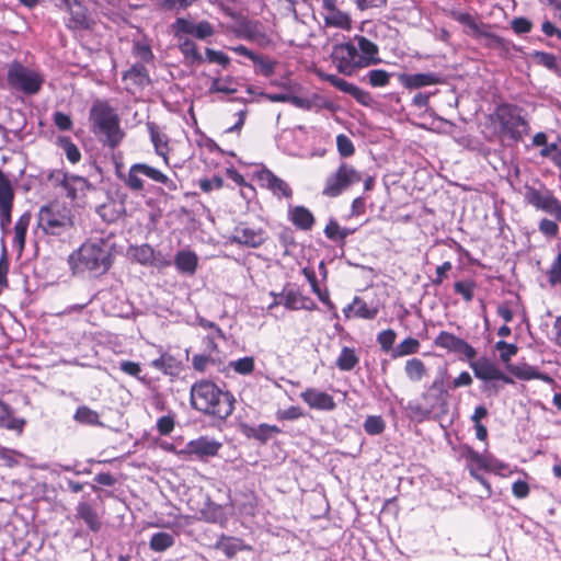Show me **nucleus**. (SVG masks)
Masks as SVG:
<instances>
[{"mask_svg": "<svg viewBox=\"0 0 561 561\" xmlns=\"http://www.w3.org/2000/svg\"><path fill=\"white\" fill-rule=\"evenodd\" d=\"M13 197L14 194L10 181L0 170V225L2 227L11 221Z\"/></svg>", "mask_w": 561, "mask_h": 561, "instance_id": "nucleus-17", "label": "nucleus"}, {"mask_svg": "<svg viewBox=\"0 0 561 561\" xmlns=\"http://www.w3.org/2000/svg\"><path fill=\"white\" fill-rule=\"evenodd\" d=\"M360 181L362 174L353 165L343 162L334 173L325 179L322 194L328 197H337Z\"/></svg>", "mask_w": 561, "mask_h": 561, "instance_id": "nucleus-6", "label": "nucleus"}, {"mask_svg": "<svg viewBox=\"0 0 561 561\" xmlns=\"http://www.w3.org/2000/svg\"><path fill=\"white\" fill-rule=\"evenodd\" d=\"M319 77L324 80V81H328L329 83H331L333 87H335L336 89H339L340 91L344 92V93H347L350 94L354 84L353 83H350L347 81H345L344 79L335 76V75H330V73H323V72H319Z\"/></svg>", "mask_w": 561, "mask_h": 561, "instance_id": "nucleus-48", "label": "nucleus"}, {"mask_svg": "<svg viewBox=\"0 0 561 561\" xmlns=\"http://www.w3.org/2000/svg\"><path fill=\"white\" fill-rule=\"evenodd\" d=\"M513 494L518 499H524L529 494V485L526 481L517 480L512 485Z\"/></svg>", "mask_w": 561, "mask_h": 561, "instance_id": "nucleus-64", "label": "nucleus"}, {"mask_svg": "<svg viewBox=\"0 0 561 561\" xmlns=\"http://www.w3.org/2000/svg\"><path fill=\"white\" fill-rule=\"evenodd\" d=\"M151 366L164 374H172L175 368V359L169 354H162L151 362Z\"/></svg>", "mask_w": 561, "mask_h": 561, "instance_id": "nucleus-47", "label": "nucleus"}, {"mask_svg": "<svg viewBox=\"0 0 561 561\" xmlns=\"http://www.w3.org/2000/svg\"><path fill=\"white\" fill-rule=\"evenodd\" d=\"M379 310L380 308L377 302L368 304L360 297L355 296L353 301L343 308V314L347 319L354 317L365 320H373L378 316Z\"/></svg>", "mask_w": 561, "mask_h": 561, "instance_id": "nucleus-16", "label": "nucleus"}, {"mask_svg": "<svg viewBox=\"0 0 561 561\" xmlns=\"http://www.w3.org/2000/svg\"><path fill=\"white\" fill-rule=\"evenodd\" d=\"M397 333L392 329L381 331L377 335V342L383 352L392 351L393 343L396 341Z\"/></svg>", "mask_w": 561, "mask_h": 561, "instance_id": "nucleus-50", "label": "nucleus"}, {"mask_svg": "<svg viewBox=\"0 0 561 561\" xmlns=\"http://www.w3.org/2000/svg\"><path fill=\"white\" fill-rule=\"evenodd\" d=\"M399 82L409 90L435 85L442 82L440 76L435 72L426 73H400Z\"/></svg>", "mask_w": 561, "mask_h": 561, "instance_id": "nucleus-19", "label": "nucleus"}, {"mask_svg": "<svg viewBox=\"0 0 561 561\" xmlns=\"http://www.w3.org/2000/svg\"><path fill=\"white\" fill-rule=\"evenodd\" d=\"M511 371L518 379H522V380L540 379L548 383L553 382V379L550 376L538 371L536 368H534L529 365L514 366L511 368Z\"/></svg>", "mask_w": 561, "mask_h": 561, "instance_id": "nucleus-26", "label": "nucleus"}, {"mask_svg": "<svg viewBox=\"0 0 561 561\" xmlns=\"http://www.w3.org/2000/svg\"><path fill=\"white\" fill-rule=\"evenodd\" d=\"M217 548L228 558H232L238 551L243 549V543L240 539L224 537L218 541Z\"/></svg>", "mask_w": 561, "mask_h": 561, "instance_id": "nucleus-42", "label": "nucleus"}, {"mask_svg": "<svg viewBox=\"0 0 561 561\" xmlns=\"http://www.w3.org/2000/svg\"><path fill=\"white\" fill-rule=\"evenodd\" d=\"M71 209L60 203L43 206L38 213V227L47 234L61 236L73 228Z\"/></svg>", "mask_w": 561, "mask_h": 561, "instance_id": "nucleus-4", "label": "nucleus"}, {"mask_svg": "<svg viewBox=\"0 0 561 561\" xmlns=\"http://www.w3.org/2000/svg\"><path fill=\"white\" fill-rule=\"evenodd\" d=\"M280 302L288 310H313L316 302L302 295V293L295 286H286L280 291Z\"/></svg>", "mask_w": 561, "mask_h": 561, "instance_id": "nucleus-13", "label": "nucleus"}, {"mask_svg": "<svg viewBox=\"0 0 561 561\" xmlns=\"http://www.w3.org/2000/svg\"><path fill=\"white\" fill-rule=\"evenodd\" d=\"M359 358L354 348L344 346L336 358L335 365L342 371H350L358 364Z\"/></svg>", "mask_w": 561, "mask_h": 561, "instance_id": "nucleus-30", "label": "nucleus"}, {"mask_svg": "<svg viewBox=\"0 0 561 561\" xmlns=\"http://www.w3.org/2000/svg\"><path fill=\"white\" fill-rule=\"evenodd\" d=\"M300 398L310 409L320 411H332L336 404L332 396L316 388H308L300 393Z\"/></svg>", "mask_w": 561, "mask_h": 561, "instance_id": "nucleus-18", "label": "nucleus"}, {"mask_svg": "<svg viewBox=\"0 0 561 561\" xmlns=\"http://www.w3.org/2000/svg\"><path fill=\"white\" fill-rule=\"evenodd\" d=\"M385 421L378 415H369L364 422V430L369 435H379L385 431Z\"/></svg>", "mask_w": 561, "mask_h": 561, "instance_id": "nucleus-45", "label": "nucleus"}, {"mask_svg": "<svg viewBox=\"0 0 561 561\" xmlns=\"http://www.w3.org/2000/svg\"><path fill=\"white\" fill-rule=\"evenodd\" d=\"M324 21L327 25L340 27L343 30H350L351 28V18L347 13L340 11V10H333L332 12H328L324 15Z\"/></svg>", "mask_w": 561, "mask_h": 561, "instance_id": "nucleus-39", "label": "nucleus"}, {"mask_svg": "<svg viewBox=\"0 0 561 561\" xmlns=\"http://www.w3.org/2000/svg\"><path fill=\"white\" fill-rule=\"evenodd\" d=\"M501 131L514 140H519L529 130L528 123L522 116L520 110L513 105H502L496 110Z\"/></svg>", "mask_w": 561, "mask_h": 561, "instance_id": "nucleus-7", "label": "nucleus"}, {"mask_svg": "<svg viewBox=\"0 0 561 561\" xmlns=\"http://www.w3.org/2000/svg\"><path fill=\"white\" fill-rule=\"evenodd\" d=\"M89 119L91 130L100 141L111 148L121 144L124 131L119 126V117L107 102L96 100L90 108Z\"/></svg>", "mask_w": 561, "mask_h": 561, "instance_id": "nucleus-2", "label": "nucleus"}, {"mask_svg": "<svg viewBox=\"0 0 561 561\" xmlns=\"http://www.w3.org/2000/svg\"><path fill=\"white\" fill-rule=\"evenodd\" d=\"M368 81L374 88L386 87L390 80V73L383 69H374L367 73Z\"/></svg>", "mask_w": 561, "mask_h": 561, "instance_id": "nucleus-49", "label": "nucleus"}, {"mask_svg": "<svg viewBox=\"0 0 561 561\" xmlns=\"http://www.w3.org/2000/svg\"><path fill=\"white\" fill-rule=\"evenodd\" d=\"M236 91L237 89L233 87V81L230 77L214 79L209 87V92L213 93L221 92L232 94Z\"/></svg>", "mask_w": 561, "mask_h": 561, "instance_id": "nucleus-44", "label": "nucleus"}, {"mask_svg": "<svg viewBox=\"0 0 561 561\" xmlns=\"http://www.w3.org/2000/svg\"><path fill=\"white\" fill-rule=\"evenodd\" d=\"M525 198L535 207L545 210L557 219H561V204L548 190L528 187L525 193Z\"/></svg>", "mask_w": 561, "mask_h": 561, "instance_id": "nucleus-9", "label": "nucleus"}, {"mask_svg": "<svg viewBox=\"0 0 561 561\" xmlns=\"http://www.w3.org/2000/svg\"><path fill=\"white\" fill-rule=\"evenodd\" d=\"M174 265L180 273L194 275L198 265V256L191 250H180L174 256Z\"/></svg>", "mask_w": 561, "mask_h": 561, "instance_id": "nucleus-22", "label": "nucleus"}, {"mask_svg": "<svg viewBox=\"0 0 561 561\" xmlns=\"http://www.w3.org/2000/svg\"><path fill=\"white\" fill-rule=\"evenodd\" d=\"M289 218L291 222L302 229L309 230L314 224V218L311 211L304 206H296L289 209Z\"/></svg>", "mask_w": 561, "mask_h": 561, "instance_id": "nucleus-25", "label": "nucleus"}, {"mask_svg": "<svg viewBox=\"0 0 561 561\" xmlns=\"http://www.w3.org/2000/svg\"><path fill=\"white\" fill-rule=\"evenodd\" d=\"M192 407L205 414L227 419L233 412L234 398L208 380L195 382L191 388Z\"/></svg>", "mask_w": 561, "mask_h": 561, "instance_id": "nucleus-1", "label": "nucleus"}, {"mask_svg": "<svg viewBox=\"0 0 561 561\" xmlns=\"http://www.w3.org/2000/svg\"><path fill=\"white\" fill-rule=\"evenodd\" d=\"M288 103L291 105L301 108V110H320L324 107V104L321 100V98L317 94H313L311 98H302L297 95H291L290 99H288Z\"/></svg>", "mask_w": 561, "mask_h": 561, "instance_id": "nucleus-37", "label": "nucleus"}, {"mask_svg": "<svg viewBox=\"0 0 561 561\" xmlns=\"http://www.w3.org/2000/svg\"><path fill=\"white\" fill-rule=\"evenodd\" d=\"M55 5L61 10L67 11L70 16L72 27H82L88 23L87 10L83 4L78 0H53Z\"/></svg>", "mask_w": 561, "mask_h": 561, "instance_id": "nucleus-20", "label": "nucleus"}, {"mask_svg": "<svg viewBox=\"0 0 561 561\" xmlns=\"http://www.w3.org/2000/svg\"><path fill=\"white\" fill-rule=\"evenodd\" d=\"M254 358L245 356L229 363V366L240 375H250L254 369Z\"/></svg>", "mask_w": 561, "mask_h": 561, "instance_id": "nucleus-46", "label": "nucleus"}, {"mask_svg": "<svg viewBox=\"0 0 561 561\" xmlns=\"http://www.w3.org/2000/svg\"><path fill=\"white\" fill-rule=\"evenodd\" d=\"M7 81L12 90L35 95L41 91L45 77L39 70L14 61L9 66Z\"/></svg>", "mask_w": 561, "mask_h": 561, "instance_id": "nucleus-5", "label": "nucleus"}, {"mask_svg": "<svg viewBox=\"0 0 561 561\" xmlns=\"http://www.w3.org/2000/svg\"><path fill=\"white\" fill-rule=\"evenodd\" d=\"M73 419L77 422L87 424V425L100 424L99 414L85 405L79 407L77 409Z\"/></svg>", "mask_w": 561, "mask_h": 561, "instance_id": "nucleus-43", "label": "nucleus"}, {"mask_svg": "<svg viewBox=\"0 0 561 561\" xmlns=\"http://www.w3.org/2000/svg\"><path fill=\"white\" fill-rule=\"evenodd\" d=\"M549 282L561 285V253L558 254L549 271Z\"/></svg>", "mask_w": 561, "mask_h": 561, "instance_id": "nucleus-54", "label": "nucleus"}, {"mask_svg": "<svg viewBox=\"0 0 561 561\" xmlns=\"http://www.w3.org/2000/svg\"><path fill=\"white\" fill-rule=\"evenodd\" d=\"M332 58L339 72L345 76H352L356 69L360 68L357 47L352 43L335 45L333 47Z\"/></svg>", "mask_w": 561, "mask_h": 561, "instance_id": "nucleus-8", "label": "nucleus"}, {"mask_svg": "<svg viewBox=\"0 0 561 561\" xmlns=\"http://www.w3.org/2000/svg\"><path fill=\"white\" fill-rule=\"evenodd\" d=\"M77 514L84 520V523L92 531H98L101 528V522L99 519L98 513L92 508L90 504L85 502L79 503L77 506Z\"/></svg>", "mask_w": 561, "mask_h": 561, "instance_id": "nucleus-27", "label": "nucleus"}, {"mask_svg": "<svg viewBox=\"0 0 561 561\" xmlns=\"http://www.w3.org/2000/svg\"><path fill=\"white\" fill-rule=\"evenodd\" d=\"M449 15L453 20L457 21L458 23L467 26L469 28V34L472 35H481L482 32V25L476 21V19L467 12L458 11V10H451L449 12Z\"/></svg>", "mask_w": 561, "mask_h": 561, "instance_id": "nucleus-29", "label": "nucleus"}, {"mask_svg": "<svg viewBox=\"0 0 561 561\" xmlns=\"http://www.w3.org/2000/svg\"><path fill=\"white\" fill-rule=\"evenodd\" d=\"M141 170H142V174L145 176L149 178L150 180H152L157 183H161V184L165 185V187L168 190L175 191L178 188L175 182L173 180H171L170 178H168L160 170H158L149 164H146V163H141Z\"/></svg>", "mask_w": 561, "mask_h": 561, "instance_id": "nucleus-33", "label": "nucleus"}, {"mask_svg": "<svg viewBox=\"0 0 561 561\" xmlns=\"http://www.w3.org/2000/svg\"><path fill=\"white\" fill-rule=\"evenodd\" d=\"M455 291L463 297L466 301H470L473 297V288L470 283L457 282Z\"/></svg>", "mask_w": 561, "mask_h": 561, "instance_id": "nucleus-60", "label": "nucleus"}, {"mask_svg": "<svg viewBox=\"0 0 561 561\" xmlns=\"http://www.w3.org/2000/svg\"><path fill=\"white\" fill-rule=\"evenodd\" d=\"M221 446L222 444L216 439L207 436H201L196 439L190 440L179 454L194 456L197 459L204 460L209 457H215Z\"/></svg>", "mask_w": 561, "mask_h": 561, "instance_id": "nucleus-10", "label": "nucleus"}, {"mask_svg": "<svg viewBox=\"0 0 561 561\" xmlns=\"http://www.w3.org/2000/svg\"><path fill=\"white\" fill-rule=\"evenodd\" d=\"M420 350V342L414 337H407L398 344L391 353L393 358L403 357L417 353Z\"/></svg>", "mask_w": 561, "mask_h": 561, "instance_id": "nucleus-38", "label": "nucleus"}, {"mask_svg": "<svg viewBox=\"0 0 561 561\" xmlns=\"http://www.w3.org/2000/svg\"><path fill=\"white\" fill-rule=\"evenodd\" d=\"M24 421L14 417L11 409L8 404L0 401V426L9 430L21 431L24 426Z\"/></svg>", "mask_w": 561, "mask_h": 561, "instance_id": "nucleus-32", "label": "nucleus"}, {"mask_svg": "<svg viewBox=\"0 0 561 561\" xmlns=\"http://www.w3.org/2000/svg\"><path fill=\"white\" fill-rule=\"evenodd\" d=\"M64 150H65L67 159L71 163H77L81 159V153L75 144L67 141L64 145Z\"/></svg>", "mask_w": 561, "mask_h": 561, "instance_id": "nucleus-62", "label": "nucleus"}, {"mask_svg": "<svg viewBox=\"0 0 561 561\" xmlns=\"http://www.w3.org/2000/svg\"><path fill=\"white\" fill-rule=\"evenodd\" d=\"M354 41L357 43V47L360 50L359 67L366 68L380 61L377 57L379 49L375 43L360 35H356Z\"/></svg>", "mask_w": 561, "mask_h": 561, "instance_id": "nucleus-21", "label": "nucleus"}, {"mask_svg": "<svg viewBox=\"0 0 561 561\" xmlns=\"http://www.w3.org/2000/svg\"><path fill=\"white\" fill-rule=\"evenodd\" d=\"M129 254L141 265H152L156 263V251L149 244L131 247Z\"/></svg>", "mask_w": 561, "mask_h": 561, "instance_id": "nucleus-28", "label": "nucleus"}, {"mask_svg": "<svg viewBox=\"0 0 561 561\" xmlns=\"http://www.w3.org/2000/svg\"><path fill=\"white\" fill-rule=\"evenodd\" d=\"M434 344L449 352L462 354L468 359H473L477 355L476 350L465 340L446 331H442L437 335V337L434 341Z\"/></svg>", "mask_w": 561, "mask_h": 561, "instance_id": "nucleus-12", "label": "nucleus"}, {"mask_svg": "<svg viewBox=\"0 0 561 561\" xmlns=\"http://www.w3.org/2000/svg\"><path fill=\"white\" fill-rule=\"evenodd\" d=\"M76 260L75 268L78 271H91L98 274L105 273L112 265V252L110 243L100 239L83 243L78 252L70 256Z\"/></svg>", "mask_w": 561, "mask_h": 561, "instance_id": "nucleus-3", "label": "nucleus"}, {"mask_svg": "<svg viewBox=\"0 0 561 561\" xmlns=\"http://www.w3.org/2000/svg\"><path fill=\"white\" fill-rule=\"evenodd\" d=\"M280 430L276 425L263 423L255 427H249L245 434L248 437L265 443L271 438L272 434H278Z\"/></svg>", "mask_w": 561, "mask_h": 561, "instance_id": "nucleus-36", "label": "nucleus"}, {"mask_svg": "<svg viewBox=\"0 0 561 561\" xmlns=\"http://www.w3.org/2000/svg\"><path fill=\"white\" fill-rule=\"evenodd\" d=\"M206 56H207L208 60L211 62H216L221 66H227L229 64L228 56L221 51H217V50L207 48Z\"/></svg>", "mask_w": 561, "mask_h": 561, "instance_id": "nucleus-63", "label": "nucleus"}, {"mask_svg": "<svg viewBox=\"0 0 561 561\" xmlns=\"http://www.w3.org/2000/svg\"><path fill=\"white\" fill-rule=\"evenodd\" d=\"M175 542L174 536L169 533H156L149 540V548L154 552H163Z\"/></svg>", "mask_w": 561, "mask_h": 561, "instance_id": "nucleus-35", "label": "nucleus"}, {"mask_svg": "<svg viewBox=\"0 0 561 561\" xmlns=\"http://www.w3.org/2000/svg\"><path fill=\"white\" fill-rule=\"evenodd\" d=\"M354 230L342 228L335 220H330L325 226L324 233L332 241H341L353 233Z\"/></svg>", "mask_w": 561, "mask_h": 561, "instance_id": "nucleus-41", "label": "nucleus"}, {"mask_svg": "<svg viewBox=\"0 0 561 561\" xmlns=\"http://www.w3.org/2000/svg\"><path fill=\"white\" fill-rule=\"evenodd\" d=\"M141 175H144L141 163H135L129 168L128 173L122 176V179L128 188L139 192L144 190V181Z\"/></svg>", "mask_w": 561, "mask_h": 561, "instance_id": "nucleus-31", "label": "nucleus"}, {"mask_svg": "<svg viewBox=\"0 0 561 561\" xmlns=\"http://www.w3.org/2000/svg\"><path fill=\"white\" fill-rule=\"evenodd\" d=\"M201 514L202 518L208 523H221L225 520L222 507L214 502H207Z\"/></svg>", "mask_w": 561, "mask_h": 561, "instance_id": "nucleus-40", "label": "nucleus"}, {"mask_svg": "<svg viewBox=\"0 0 561 561\" xmlns=\"http://www.w3.org/2000/svg\"><path fill=\"white\" fill-rule=\"evenodd\" d=\"M151 142L158 156L162 157L164 162H169V138L160 130L154 123L147 124Z\"/></svg>", "mask_w": 561, "mask_h": 561, "instance_id": "nucleus-24", "label": "nucleus"}, {"mask_svg": "<svg viewBox=\"0 0 561 561\" xmlns=\"http://www.w3.org/2000/svg\"><path fill=\"white\" fill-rule=\"evenodd\" d=\"M257 180L263 187L271 191L278 198H290L293 196V191L288 183L267 169H263L257 173Z\"/></svg>", "mask_w": 561, "mask_h": 561, "instance_id": "nucleus-15", "label": "nucleus"}, {"mask_svg": "<svg viewBox=\"0 0 561 561\" xmlns=\"http://www.w3.org/2000/svg\"><path fill=\"white\" fill-rule=\"evenodd\" d=\"M265 238L264 230L240 224L234 228L230 240L238 244L256 248L264 242Z\"/></svg>", "mask_w": 561, "mask_h": 561, "instance_id": "nucleus-14", "label": "nucleus"}, {"mask_svg": "<svg viewBox=\"0 0 561 561\" xmlns=\"http://www.w3.org/2000/svg\"><path fill=\"white\" fill-rule=\"evenodd\" d=\"M180 49L186 57H191L193 59H201V55L198 54L196 45L190 39H185L180 45Z\"/></svg>", "mask_w": 561, "mask_h": 561, "instance_id": "nucleus-61", "label": "nucleus"}, {"mask_svg": "<svg viewBox=\"0 0 561 561\" xmlns=\"http://www.w3.org/2000/svg\"><path fill=\"white\" fill-rule=\"evenodd\" d=\"M252 61L259 67V71L263 76L268 77L274 73L275 62L271 59L255 55V58H253Z\"/></svg>", "mask_w": 561, "mask_h": 561, "instance_id": "nucleus-52", "label": "nucleus"}, {"mask_svg": "<svg viewBox=\"0 0 561 561\" xmlns=\"http://www.w3.org/2000/svg\"><path fill=\"white\" fill-rule=\"evenodd\" d=\"M119 369L129 375V376H133V377H139L140 373H141V367L138 363H135V362H130V360H123L119 364Z\"/></svg>", "mask_w": 561, "mask_h": 561, "instance_id": "nucleus-59", "label": "nucleus"}, {"mask_svg": "<svg viewBox=\"0 0 561 561\" xmlns=\"http://www.w3.org/2000/svg\"><path fill=\"white\" fill-rule=\"evenodd\" d=\"M495 348L500 352V357L503 362H508L518 350L515 344H510L505 341H497Z\"/></svg>", "mask_w": 561, "mask_h": 561, "instance_id": "nucleus-51", "label": "nucleus"}, {"mask_svg": "<svg viewBox=\"0 0 561 561\" xmlns=\"http://www.w3.org/2000/svg\"><path fill=\"white\" fill-rule=\"evenodd\" d=\"M404 373L411 381L419 382L426 375V367L420 358L413 357L405 362Z\"/></svg>", "mask_w": 561, "mask_h": 561, "instance_id": "nucleus-34", "label": "nucleus"}, {"mask_svg": "<svg viewBox=\"0 0 561 561\" xmlns=\"http://www.w3.org/2000/svg\"><path fill=\"white\" fill-rule=\"evenodd\" d=\"M512 28L516 34H526L531 30V22L525 18H515L511 22Z\"/></svg>", "mask_w": 561, "mask_h": 561, "instance_id": "nucleus-56", "label": "nucleus"}, {"mask_svg": "<svg viewBox=\"0 0 561 561\" xmlns=\"http://www.w3.org/2000/svg\"><path fill=\"white\" fill-rule=\"evenodd\" d=\"M213 34H214V28L209 22L202 21L199 23H196L194 36H196L199 39H205V38L211 36Z\"/></svg>", "mask_w": 561, "mask_h": 561, "instance_id": "nucleus-57", "label": "nucleus"}, {"mask_svg": "<svg viewBox=\"0 0 561 561\" xmlns=\"http://www.w3.org/2000/svg\"><path fill=\"white\" fill-rule=\"evenodd\" d=\"M174 428V419L171 415H164L158 419L157 430L161 435H169Z\"/></svg>", "mask_w": 561, "mask_h": 561, "instance_id": "nucleus-55", "label": "nucleus"}, {"mask_svg": "<svg viewBox=\"0 0 561 561\" xmlns=\"http://www.w3.org/2000/svg\"><path fill=\"white\" fill-rule=\"evenodd\" d=\"M0 457L8 466L13 467L20 463V458H22L23 455L12 449H3L0 453Z\"/></svg>", "mask_w": 561, "mask_h": 561, "instance_id": "nucleus-58", "label": "nucleus"}, {"mask_svg": "<svg viewBox=\"0 0 561 561\" xmlns=\"http://www.w3.org/2000/svg\"><path fill=\"white\" fill-rule=\"evenodd\" d=\"M61 185L66 190L67 196L72 199L83 196L85 191L90 188V183L87 179L69 174L64 175Z\"/></svg>", "mask_w": 561, "mask_h": 561, "instance_id": "nucleus-23", "label": "nucleus"}, {"mask_svg": "<svg viewBox=\"0 0 561 561\" xmlns=\"http://www.w3.org/2000/svg\"><path fill=\"white\" fill-rule=\"evenodd\" d=\"M336 146L339 153L342 157H350L354 153V146L351 139L345 135H339L336 137Z\"/></svg>", "mask_w": 561, "mask_h": 561, "instance_id": "nucleus-53", "label": "nucleus"}, {"mask_svg": "<svg viewBox=\"0 0 561 561\" xmlns=\"http://www.w3.org/2000/svg\"><path fill=\"white\" fill-rule=\"evenodd\" d=\"M470 367L478 379L484 381L501 380L505 383H513L514 380L505 375L493 362L488 358H479L470 362Z\"/></svg>", "mask_w": 561, "mask_h": 561, "instance_id": "nucleus-11", "label": "nucleus"}]
</instances>
